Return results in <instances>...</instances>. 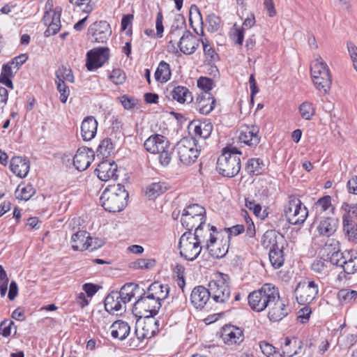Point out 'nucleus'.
<instances>
[{"label":"nucleus","mask_w":357,"mask_h":357,"mask_svg":"<svg viewBox=\"0 0 357 357\" xmlns=\"http://www.w3.org/2000/svg\"><path fill=\"white\" fill-rule=\"evenodd\" d=\"M128 192L121 184L109 185L102 193L100 202L105 211L110 213L121 211L127 205Z\"/></svg>","instance_id":"f257e3e1"},{"label":"nucleus","mask_w":357,"mask_h":357,"mask_svg":"<svg viewBox=\"0 0 357 357\" xmlns=\"http://www.w3.org/2000/svg\"><path fill=\"white\" fill-rule=\"evenodd\" d=\"M105 308L107 312L114 314V312L126 310V303L121 299V295L117 291H112L105 298Z\"/></svg>","instance_id":"b1692460"},{"label":"nucleus","mask_w":357,"mask_h":357,"mask_svg":"<svg viewBox=\"0 0 357 357\" xmlns=\"http://www.w3.org/2000/svg\"><path fill=\"white\" fill-rule=\"evenodd\" d=\"M239 140L241 142L254 147L260 142L261 137L259 135V128L257 125L243 124L239 128Z\"/></svg>","instance_id":"dca6fc26"},{"label":"nucleus","mask_w":357,"mask_h":357,"mask_svg":"<svg viewBox=\"0 0 357 357\" xmlns=\"http://www.w3.org/2000/svg\"><path fill=\"white\" fill-rule=\"evenodd\" d=\"M346 258V251L342 252L340 250L334 251L330 257V261L332 264L342 268L344 261Z\"/></svg>","instance_id":"4d7b16f0"},{"label":"nucleus","mask_w":357,"mask_h":357,"mask_svg":"<svg viewBox=\"0 0 357 357\" xmlns=\"http://www.w3.org/2000/svg\"><path fill=\"white\" fill-rule=\"evenodd\" d=\"M109 79L116 84H121L126 80V74L120 68L114 69L109 75Z\"/></svg>","instance_id":"bf43d9fd"},{"label":"nucleus","mask_w":357,"mask_h":357,"mask_svg":"<svg viewBox=\"0 0 357 357\" xmlns=\"http://www.w3.org/2000/svg\"><path fill=\"white\" fill-rule=\"evenodd\" d=\"M28 59V56L26 54H22L19 56H17L12 59L9 62H8L13 68L15 70V73L17 72L20 67L24 64L26 60Z\"/></svg>","instance_id":"680f3d73"},{"label":"nucleus","mask_w":357,"mask_h":357,"mask_svg":"<svg viewBox=\"0 0 357 357\" xmlns=\"http://www.w3.org/2000/svg\"><path fill=\"white\" fill-rule=\"evenodd\" d=\"M221 337L229 345L238 344L244 340L243 331L232 325H226L222 328Z\"/></svg>","instance_id":"412c9836"},{"label":"nucleus","mask_w":357,"mask_h":357,"mask_svg":"<svg viewBox=\"0 0 357 357\" xmlns=\"http://www.w3.org/2000/svg\"><path fill=\"white\" fill-rule=\"evenodd\" d=\"M142 327L137 326L135 328V335L139 342L151 339L159 332V321L154 317H144Z\"/></svg>","instance_id":"2eb2a0df"},{"label":"nucleus","mask_w":357,"mask_h":357,"mask_svg":"<svg viewBox=\"0 0 357 357\" xmlns=\"http://www.w3.org/2000/svg\"><path fill=\"white\" fill-rule=\"evenodd\" d=\"M142 291L143 294L133 304L132 312L136 317H154L161 307V303L149 296L144 289Z\"/></svg>","instance_id":"423d86ee"},{"label":"nucleus","mask_w":357,"mask_h":357,"mask_svg":"<svg viewBox=\"0 0 357 357\" xmlns=\"http://www.w3.org/2000/svg\"><path fill=\"white\" fill-rule=\"evenodd\" d=\"M112 34L109 24L105 20L97 21L91 24L87 31V36L92 38V42L106 43Z\"/></svg>","instance_id":"f8f14e48"},{"label":"nucleus","mask_w":357,"mask_h":357,"mask_svg":"<svg viewBox=\"0 0 357 357\" xmlns=\"http://www.w3.org/2000/svg\"><path fill=\"white\" fill-rule=\"evenodd\" d=\"M131 264V267L136 269H149L155 265V260L150 259H139Z\"/></svg>","instance_id":"5fc2aeb1"},{"label":"nucleus","mask_w":357,"mask_h":357,"mask_svg":"<svg viewBox=\"0 0 357 357\" xmlns=\"http://www.w3.org/2000/svg\"><path fill=\"white\" fill-rule=\"evenodd\" d=\"M337 227V220L327 217L320 221L317 229L322 236H330L335 233Z\"/></svg>","instance_id":"f704fd0d"},{"label":"nucleus","mask_w":357,"mask_h":357,"mask_svg":"<svg viewBox=\"0 0 357 357\" xmlns=\"http://www.w3.org/2000/svg\"><path fill=\"white\" fill-rule=\"evenodd\" d=\"M171 96L174 100L179 103L191 102L192 101L191 92L185 86H178L174 87L171 91Z\"/></svg>","instance_id":"e433bc0d"},{"label":"nucleus","mask_w":357,"mask_h":357,"mask_svg":"<svg viewBox=\"0 0 357 357\" xmlns=\"http://www.w3.org/2000/svg\"><path fill=\"white\" fill-rule=\"evenodd\" d=\"M217 236H210V238H207L205 248L212 257L220 259L227 253L229 242L228 239L223 238L220 240Z\"/></svg>","instance_id":"ddd939ff"},{"label":"nucleus","mask_w":357,"mask_h":357,"mask_svg":"<svg viewBox=\"0 0 357 357\" xmlns=\"http://www.w3.org/2000/svg\"><path fill=\"white\" fill-rule=\"evenodd\" d=\"M14 325V322L8 319H5L0 324V335L3 337H8L11 333V327Z\"/></svg>","instance_id":"0e129e2a"},{"label":"nucleus","mask_w":357,"mask_h":357,"mask_svg":"<svg viewBox=\"0 0 357 357\" xmlns=\"http://www.w3.org/2000/svg\"><path fill=\"white\" fill-rule=\"evenodd\" d=\"M319 288L317 284L312 280H303L298 282L294 294L297 302L300 305L310 303L317 296Z\"/></svg>","instance_id":"9d476101"},{"label":"nucleus","mask_w":357,"mask_h":357,"mask_svg":"<svg viewBox=\"0 0 357 357\" xmlns=\"http://www.w3.org/2000/svg\"><path fill=\"white\" fill-rule=\"evenodd\" d=\"M208 23V30L211 32L217 31L220 28L221 20L214 13L208 15L206 19Z\"/></svg>","instance_id":"052dcab7"},{"label":"nucleus","mask_w":357,"mask_h":357,"mask_svg":"<svg viewBox=\"0 0 357 357\" xmlns=\"http://www.w3.org/2000/svg\"><path fill=\"white\" fill-rule=\"evenodd\" d=\"M10 169L13 174L20 178H24L29 172L30 162L26 158L13 157L10 162Z\"/></svg>","instance_id":"a878e982"},{"label":"nucleus","mask_w":357,"mask_h":357,"mask_svg":"<svg viewBox=\"0 0 357 357\" xmlns=\"http://www.w3.org/2000/svg\"><path fill=\"white\" fill-rule=\"evenodd\" d=\"M70 2L73 4L77 5L78 6H84L82 8V11L86 13H90L93 11L94 7L93 5L91 3V0H69Z\"/></svg>","instance_id":"69168bd1"},{"label":"nucleus","mask_w":357,"mask_h":357,"mask_svg":"<svg viewBox=\"0 0 357 357\" xmlns=\"http://www.w3.org/2000/svg\"><path fill=\"white\" fill-rule=\"evenodd\" d=\"M284 213L287 221L294 225L303 223L308 215L306 206L294 196L289 197V201L284 206Z\"/></svg>","instance_id":"0eeeda50"},{"label":"nucleus","mask_w":357,"mask_h":357,"mask_svg":"<svg viewBox=\"0 0 357 357\" xmlns=\"http://www.w3.org/2000/svg\"><path fill=\"white\" fill-rule=\"evenodd\" d=\"M94 159V151L86 146L78 149L73 158V165L78 171L86 169Z\"/></svg>","instance_id":"6ab92c4d"},{"label":"nucleus","mask_w":357,"mask_h":357,"mask_svg":"<svg viewBox=\"0 0 357 357\" xmlns=\"http://www.w3.org/2000/svg\"><path fill=\"white\" fill-rule=\"evenodd\" d=\"M114 144L110 138L106 137L102 139L98 146L97 155H101L102 158H108L114 151Z\"/></svg>","instance_id":"c03bdc74"},{"label":"nucleus","mask_w":357,"mask_h":357,"mask_svg":"<svg viewBox=\"0 0 357 357\" xmlns=\"http://www.w3.org/2000/svg\"><path fill=\"white\" fill-rule=\"evenodd\" d=\"M213 128V126L209 121L193 120L190 122L188 126V132L191 135V138L189 139L196 140V137L206 139L211 136Z\"/></svg>","instance_id":"f3484780"},{"label":"nucleus","mask_w":357,"mask_h":357,"mask_svg":"<svg viewBox=\"0 0 357 357\" xmlns=\"http://www.w3.org/2000/svg\"><path fill=\"white\" fill-rule=\"evenodd\" d=\"M98 122L96 119L89 116L84 119L81 124V135L84 141L93 139L97 132Z\"/></svg>","instance_id":"cd10ccee"},{"label":"nucleus","mask_w":357,"mask_h":357,"mask_svg":"<svg viewBox=\"0 0 357 357\" xmlns=\"http://www.w3.org/2000/svg\"><path fill=\"white\" fill-rule=\"evenodd\" d=\"M283 248L284 245H280V246L269 250L270 262L275 268H280L284 264V257Z\"/></svg>","instance_id":"a19ab883"},{"label":"nucleus","mask_w":357,"mask_h":357,"mask_svg":"<svg viewBox=\"0 0 357 357\" xmlns=\"http://www.w3.org/2000/svg\"><path fill=\"white\" fill-rule=\"evenodd\" d=\"M175 151L181 162L185 165L194 163L199 155L200 150L197 148L196 140L183 138L175 146Z\"/></svg>","instance_id":"1a4fd4ad"},{"label":"nucleus","mask_w":357,"mask_h":357,"mask_svg":"<svg viewBox=\"0 0 357 357\" xmlns=\"http://www.w3.org/2000/svg\"><path fill=\"white\" fill-rule=\"evenodd\" d=\"M182 215L204 218L206 219V209L197 204H190L188 206L183 209Z\"/></svg>","instance_id":"09e8293b"},{"label":"nucleus","mask_w":357,"mask_h":357,"mask_svg":"<svg viewBox=\"0 0 357 357\" xmlns=\"http://www.w3.org/2000/svg\"><path fill=\"white\" fill-rule=\"evenodd\" d=\"M298 110L302 118L305 120H311L315 112L312 103L307 101L301 103Z\"/></svg>","instance_id":"3c124183"},{"label":"nucleus","mask_w":357,"mask_h":357,"mask_svg":"<svg viewBox=\"0 0 357 357\" xmlns=\"http://www.w3.org/2000/svg\"><path fill=\"white\" fill-rule=\"evenodd\" d=\"M111 335L114 339L125 340L129 335L130 327L129 324L123 320L115 321L111 326Z\"/></svg>","instance_id":"473e14b6"},{"label":"nucleus","mask_w":357,"mask_h":357,"mask_svg":"<svg viewBox=\"0 0 357 357\" xmlns=\"http://www.w3.org/2000/svg\"><path fill=\"white\" fill-rule=\"evenodd\" d=\"M310 74L316 89L324 95L328 94L332 84V76L328 66L321 56L312 63Z\"/></svg>","instance_id":"20e7f679"},{"label":"nucleus","mask_w":357,"mask_h":357,"mask_svg":"<svg viewBox=\"0 0 357 357\" xmlns=\"http://www.w3.org/2000/svg\"><path fill=\"white\" fill-rule=\"evenodd\" d=\"M180 255L188 261L195 260L201 253L202 246L192 236L191 231H185L181 236L178 242Z\"/></svg>","instance_id":"6e6552de"},{"label":"nucleus","mask_w":357,"mask_h":357,"mask_svg":"<svg viewBox=\"0 0 357 357\" xmlns=\"http://www.w3.org/2000/svg\"><path fill=\"white\" fill-rule=\"evenodd\" d=\"M224 231L227 234L226 239H228L229 242H230L231 236V235L237 236L238 234H242L245 231V227L243 225H236L231 227L225 228Z\"/></svg>","instance_id":"774afa93"},{"label":"nucleus","mask_w":357,"mask_h":357,"mask_svg":"<svg viewBox=\"0 0 357 357\" xmlns=\"http://www.w3.org/2000/svg\"><path fill=\"white\" fill-rule=\"evenodd\" d=\"M168 143V139L163 135L155 134L150 136L144 144L145 149L151 153H155L161 151L164 145Z\"/></svg>","instance_id":"7c9ffc66"},{"label":"nucleus","mask_w":357,"mask_h":357,"mask_svg":"<svg viewBox=\"0 0 357 357\" xmlns=\"http://www.w3.org/2000/svg\"><path fill=\"white\" fill-rule=\"evenodd\" d=\"M109 58V49L99 47L89 50L86 53V68L89 71H93L102 67Z\"/></svg>","instance_id":"9b49d317"},{"label":"nucleus","mask_w":357,"mask_h":357,"mask_svg":"<svg viewBox=\"0 0 357 357\" xmlns=\"http://www.w3.org/2000/svg\"><path fill=\"white\" fill-rule=\"evenodd\" d=\"M275 298H278V289L270 283H266L259 289L250 293L248 300L251 309L259 312L272 305Z\"/></svg>","instance_id":"7ed1b4c3"},{"label":"nucleus","mask_w":357,"mask_h":357,"mask_svg":"<svg viewBox=\"0 0 357 357\" xmlns=\"http://www.w3.org/2000/svg\"><path fill=\"white\" fill-rule=\"evenodd\" d=\"M60 80L63 82L66 80L71 83L74 82V76L72 70L64 66H61L56 72V81Z\"/></svg>","instance_id":"603ef678"},{"label":"nucleus","mask_w":357,"mask_h":357,"mask_svg":"<svg viewBox=\"0 0 357 357\" xmlns=\"http://www.w3.org/2000/svg\"><path fill=\"white\" fill-rule=\"evenodd\" d=\"M61 14L53 10V17L51 22H50L47 30L45 31L44 35L45 37H49L52 35H55L60 30Z\"/></svg>","instance_id":"de8ad7c7"},{"label":"nucleus","mask_w":357,"mask_h":357,"mask_svg":"<svg viewBox=\"0 0 357 357\" xmlns=\"http://www.w3.org/2000/svg\"><path fill=\"white\" fill-rule=\"evenodd\" d=\"M215 100L211 93H201L197 98L195 108L200 114L206 115L215 107Z\"/></svg>","instance_id":"393cba45"},{"label":"nucleus","mask_w":357,"mask_h":357,"mask_svg":"<svg viewBox=\"0 0 357 357\" xmlns=\"http://www.w3.org/2000/svg\"><path fill=\"white\" fill-rule=\"evenodd\" d=\"M145 292L146 294H148L149 296L157 299L158 301L160 303L161 301H163L168 297L169 287L168 284H162L159 282H154L149 286Z\"/></svg>","instance_id":"c756f323"},{"label":"nucleus","mask_w":357,"mask_h":357,"mask_svg":"<svg viewBox=\"0 0 357 357\" xmlns=\"http://www.w3.org/2000/svg\"><path fill=\"white\" fill-rule=\"evenodd\" d=\"M284 236L273 229L266 231L262 236L261 241V245L266 248H270V250L278 247L280 245H284Z\"/></svg>","instance_id":"c85d7f7f"},{"label":"nucleus","mask_w":357,"mask_h":357,"mask_svg":"<svg viewBox=\"0 0 357 357\" xmlns=\"http://www.w3.org/2000/svg\"><path fill=\"white\" fill-rule=\"evenodd\" d=\"M202 40L194 36L190 31L185 29L179 39L178 46L184 54L190 55L197 50Z\"/></svg>","instance_id":"a211bd4d"},{"label":"nucleus","mask_w":357,"mask_h":357,"mask_svg":"<svg viewBox=\"0 0 357 357\" xmlns=\"http://www.w3.org/2000/svg\"><path fill=\"white\" fill-rule=\"evenodd\" d=\"M342 268L347 274H353L357 271V251H346V258L344 261Z\"/></svg>","instance_id":"c9c22d12"},{"label":"nucleus","mask_w":357,"mask_h":357,"mask_svg":"<svg viewBox=\"0 0 357 357\" xmlns=\"http://www.w3.org/2000/svg\"><path fill=\"white\" fill-rule=\"evenodd\" d=\"M211 298L215 303H224L229 301L231 296L230 277L225 273L216 272L208 282Z\"/></svg>","instance_id":"39448f33"},{"label":"nucleus","mask_w":357,"mask_h":357,"mask_svg":"<svg viewBox=\"0 0 357 357\" xmlns=\"http://www.w3.org/2000/svg\"><path fill=\"white\" fill-rule=\"evenodd\" d=\"M341 208L344 211V214H349L351 219H354V218H357V203L349 204L343 202Z\"/></svg>","instance_id":"338daca9"},{"label":"nucleus","mask_w":357,"mask_h":357,"mask_svg":"<svg viewBox=\"0 0 357 357\" xmlns=\"http://www.w3.org/2000/svg\"><path fill=\"white\" fill-rule=\"evenodd\" d=\"M139 289V284L135 282H128L121 287L117 293L126 303L130 302Z\"/></svg>","instance_id":"58836bf2"},{"label":"nucleus","mask_w":357,"mask_h":357,"mask_svg":"<svg viewBox=\"0 0 357 357\" xmlns=\"http://www.w3.org/2000/svg\"><path fill=\"white\" fill-rule=\"evenodd\" d=\"M117 165L114 161L103 160L98 164L95 172H97L99 179L107 181L109 179L116 180L117 178Z\"/></svg>","instance_id":"4be33fe9"},{"label":"nucleus","mask_w":357,"mask_h":357,"mask_svg":"<svg viewBox=\"0 0 357 357\" xmlns=\"http://www.w3.org/2000/svg\"><path fill=\"white\" fill-rule=\"evenodd\" d=\"M169 188V185L165 182L152 183L146 187V195L149 199H154L165 192Z\"/></svg>","instance_id":"4c0bfd02"},{"label":"nucleus","mask_w":357,"mask_h":357,"mask_svg":"<svg viewBox=\"0 0 357 357\" xmlns=\"http://www.w3.org/2000/svg\"><path fill=\"white\" fill-rule=\"evenodd\" d=\"M93 238L87 236L85 231H78L71 237L72 248L76 251H83L89 249L92 245Z\"/></svg>","instance_id":"bb28decb"},{"label":"nucleus","mask_w":357,"mask_h":357,"mask_svg":"<svg viewBox=\"0 0 357 357\" xmlns=\"http://www.w3.org/2000/svg\"><path fill=\"white\" fill-rule=\"evenodd\" d=\"M56 88L60 93L59 99L62 103H66L69 96V89L65 82L56 81Z\"/></svg>","instance_id":"13d9d810"},{"label":"nucleus","mask_w":357,"mask_h":357,"mask_svg":"<svg viewBox=\"0 0 357 357\" xmlns=\"http://www.w3.org/2000/svg\"><path fill=\"white\" fill-rule=\"evenodd\" d=\"M268 307H270V308L268 317L272 321H279L282 320L291 312L290 308L288 307V302L285 303V302L280 298L279 293L278 298H275L272 305H269Z\"/></svg>","instance_id":"aec40b11"},{"label":"nucleus","mask_w":357,"mask_h":357,"mask_svg":"<svg viewBox=\"0 0 357 357\" xmlns=\"http://www.w3.org/2000/svg\"><path fill=\"white\" fill-rule=\"evenodd\" d=\"M154 76L157 82L161 83L167 82L171 77L169 64L164 61H161L155 72Z\"/></svg>","instance_id":"37998d69"},{"label":"nucleus","mask_w":357,"mask_h":357,"mask_svg":"<svg viewBox=\"0 0 357 357\" xmlns=\"http://www.w3.org/2000/svg\"><path fill=\"white\" fill-rule=\"evenodd\" d=\"M204 55L206 57L208 64L213 66L215 61H219L220 57L218 53L215 51L214 48L211 47L209 42L207 39L202 40Z\"/></svg>","instance_id":"49530a36"},{"label":"nucleus","mask_w":357,"mask_h":357,"mask_svg":"<svg viewBox=\"0 0 357 357\" xmlns=\"http://www.w3.org/2000/svg\"><path fill=\"white\" fill-rule=\"evenodd\" d=\"M173 148L170 146L169 142L164 145V147L162 148L161 151L157 152L159 153V161L161 165L165 167L167 166L172 159V151H173Z\"/></svg>","instance_id":"8fccbe9b"},{"label":"nucleus","mask_w":357,"mask_h":357,"mask_svg":"<svg viewBox=\"0 0 357 357\" xmlns=\"http://www.w3.org/2000/svg\"><path fill=\"white\" fill-rule=\"evenodd\" d=\"M241 151L236 147L229 146L224 148L218 158L216 170L223 176L234 177L241 170Z\"/></svg>","instance_id":"f03ea898"},{"label":"nucleus","mask_w":357,"mask_h":357,"mask_svg":"<svg viewBox=\"0 0 357 357\" xmlns=\"http://www.w3.org/2000/svg\"><path fill=\"white\" fill-rule=\"evenodd\" d=\"M181 222L187 231H191L193 228L206 226V219L204 218L182 215Z\"/></svg>","instance_id":"ea45409f"},{"label":"nucleus","mask_w":357,"mask_h":357,"mask_svg":"<svg viewBox=\"0 0 357 357\" xmlns=\"http://www.w3.org/2000/svg\"><path fill=\"white\" fill-rule=\"evenodd\" d=\"M337 298L344 304H351L357 299V291L349 289H340L337 293Z\"/></svg>","instance_id":"a18cd8bd"},{"label":"nucleus","mask_w":357,"mask_h":357,"mask_svg":"<svg viewBox=\"0 0 357 357\" xmlns=\"http://www.w3.org/2000/svg\"><path fill=\"white\" fill-rule=\"evenodd\" d=\"M36 192V190L31 184H27L25 187L21 189L20 195L17 196V198L27 201L29 200Z\"/></svg>","instance_id":"e2e57ef3"},{"label":"nucleus","mask_w":357,"mask_h":357,"mask_svg":"<svg viewBox=\"0 0 357 357\" xmlns=\"http://www.w3.org/2000/svg\"><path fill=\"white\" fill-rule=\"evenodd\" d=\"M292 344V341L290 337H287L284 339V345L282 347V351L280 352L278 349L273 347L272 344L268 343L266 341H261L259 343V347L262 353L267 357H284L287 356L288 357H292L295 355L298 354V351L296 350L294 352L288 349V347Z\"/></svg>","instance_id":"4468645a"},{"label":"nucleus","mask_w":357,"mask_h":357,"mask_svg":"<svg viewBox=\"0 0 357 357\" xmlns=\"http://www.w3.org/2000/svg\"><path fill=\"white\" fill-rule=\"evenodd\" d=\"M214 82L211 78L201 77L197 79V86L203 90L202 93H209L213 89Z\"/></svg>","instance_id":"6e6d98bb"},{"label":"nucleus","mask_w":357,"mask_h":357,"mask_svg":"<svg viewBox=\"0 0 357 357\" xmlns=\"http://www.w3.org/2000/svg\"><path fill=\"white\" fill-rule=\"evenodd\" d=\"M264 169V164L260 158H250L247 161L245 170L250 176L259 175Z\"/></svg>","instance_id":"79ce46f5"},{"label":"nucleus","mask_w":357,"mask_h":357,"mask_svg":"<svg viewBox=\"0 0 357 357\" xmlns=\"http://www.w3.org/2000/svg\"><path fill=\"white\" fill-rule=\"evenodd\" d=\"M245 206L250 211H252L253 213L257 216L261 218V219H264L267 217V214L264 215L261 214V206L259 204H256L254 199L250 200L249 198H246L245 199Z\"/></svg>","instance_id":"864d4df0"},{"label":"nucleus","mask_w":357,"mask_h":357,"mask_svg":"<svg viewBox=\"0 0 357 357\" xmlns=\"http://www.w3.org/2000/svg\"><path fill=\"white\" fill-rule=\"evenodd\" d=\"M220 232L218 231L215 226H211L210 224H206V226H201L200 227H196L193 234V237L199 243H206V239L210 238V236H215L218 235Z\"/></svg>","instance_id":"2f4dec72"},{"label":"nucleus","mask_w":357,"mask_h":357,"mask_svg":"<svg viewBox=\"0 0 357 357\" xmlns=\"http://www.w3.org/2000/svg\"><path fill=\"white\" fill-rule=\"evenodd\" d=\"M343 231L349 241L357 242V223L349 214L342 215Z\"/></svg>","instance_id":"72a5a7b5"},{"label":"nucleus","mask_w":357,"mask_h":357,"mask_svg":"<svg viewBox=\"0 0 357 357\" xmlns=\"http://www.w3.org/2000/svg\"><path fill=\"white\" fill-rule=\"evenodd\" d=\"M209 288L199 285L195 287L191 292L190 301L197 309H202L211 298Z\"/></svg>","instance_id":"5701e85b"}]
</instances>
